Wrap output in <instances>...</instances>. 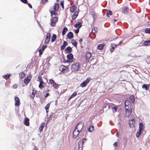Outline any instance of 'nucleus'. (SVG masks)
Segmentation results:
<instances>
[{
    "label": "nucleus",
    "mask_w": 150,
    "mask_h": 150,
    "mask_svg": "<svg viewBox=\"0 0 150 150\" xmlns=\"http://www.w3.org/2000/svg\"><path fill=\"white\" fill-rule=\"evenodd\" d=\"M135 45L138 47L143 45L144 40L143 38L139 35L134 37L132 39Z\"/></svg>",
    "instance_id": "f257e3e1"
},
{
    "label": "nucleus",
    "mask_w": 150,
    "mask_h": 150,
    "mask_svg": "<svg viewBox=\"0 0 150 150\" xmlns=\"http://www.w3.org/2000/svg\"><path fill=\"white\" fill-rule=\"evenodd\" d=\"M59 4L57 3H55L54 5L52 7L50 8L49 9V11L51 13V16L52 17L53 15L55 16H56L57 13L56 11H58L59 8Z\"/></svg>",
    "instance_id": "f03ea898"
},
{
    "label": "nucleus",
    "mask_w": 150,
    "mask_h": 150,
    "mask_svg": "<svg viewBox=\"0 0 150 150\" xmlns=\"http://www.w3.org/2000/svg\"><path fill=\"white\" fill-rule=\"evenodd\" d=\"M80 65L78 62L72 64L71 68V71L75 73L78 71L80 70Z\"/></svg>",
    "instance_id": "7ed1b4c3"
},
{
    "label": "nucleus",
    "mask_w": 150,
    "mask_h": 150,
    "mask_svg": "<svg viewBox=\"0 0 150 150\" xmlns=\"http://www.w3.org/2000/svg\"><path fill=\"white\" fill-rule=\"evenodd\" d=\"M83 123L80 122L78 123L76 126L75 127V129L77 130V131H80V132L81 131L82 129L83 128Z\"/></svg>",
    "instance_id": "20e7f679"
},
{
    "label": "nucleus",
    "mask_w": 150,
    "mask_h": 150,
    "mask_svg": "<svg viewBox=\"0 0 150 150\" xmlns=\"http://www.w3.org/2000/svg\"><path fill=\"white\" fill-rule=\"evenodd\" d=\"M67 57L68 60H66L65 62H66L68 63H70L73 62L74 57L73 55L72 54H69L67 55Z\"/></svg>",
    "instance_id": "39448f33"
},
{
    "label": "nucleus",
    "mask_w": 150,
    "mask_h": 150,
    "mask_svg": "<svg viewBox=\"0 0 150 150\" xmlns=\"http://www.w3.org/2000/svg\"><path fill=\"white\" fill-rule=\"evenodd\" d=\"M59 70L63 73L67 72L69 71L68 68L67 67L62 65L60 67Z\"/></svg>",
    "instance_id": "423d86ee"
},
{
    "label": "nucleus",
    "mask_w": 150,
    "mask_h": 150,
    "mask_svg": "<svg viewBox=\"0 0 150 150\" xmlns=\"http://www.w3.org/2000/svg\"><path fill=\"white\" fill-rule=\"evenodd\" d=\"M135 117L133 118L132 119H130L129 120V127L131 128H133L135 127Z\"/></svg>",
    "instance_id": "0eeeda50"
},
{
    "label": "nucleus",
    "mask_w": 150,
    "mask_h": 150,
    "mask_svg": "<svg viewBox=\"0 0 150 150\" xmlns=\"http://www.w3.org/2000/svg\"><path fill=\"white\" fill-rule=\"evenodd\" d=\"M90 81V80L89 79H87L84 81H83L80 84V86H81L82 88L86 87L87 84Z\"/></svg>",
    "instance_id": "6e6552de"
},
{
    "label": "nucleus",
    "mask_w": 150,
    "mask_h": 150,
    "mask_svg": "<svg viewBox=\"0 0 150 150\" xmlns=\"http://www.w3.org/2000/svg\"><path fill=\"white\" fill-rule=\"evenodd\" d=\"M58 18L57 17H55L51 19V21L50 25L52 26H54L55 25V23L58 21Z\"/></svg>",
    "instance_id": "1a4fd4ad"
},
{
    "label": "nucleus",
    "mask_w": 150,
    "mask_h": 150,
    "mask_svg": "<svg viewBox=\"0 0 150 150\" xmlns=\"http://www.w3.org/2000/svg\"><path fill=\"white\" fill-rule=\"evenodd\" d=\"M122 41H120L119 44H117V45L115 44H111V46L110 47V50L111 52H112L114 50V49L115 48H116L117 47V45H120L121 43H122Z\"/></svg>",
    "instance_id": "9d476101"
},
{
    "label": "nucleus",
    "mask_w": 150,
    "mask_h": 150,
    "mask_svg": "<svg viewBox=\"0 0 150 150\" xmlns=\"http://www.w3.org/2000/svg\"><path fill=\"white\" fill-rule=\"evenodd\" d=\"M91 57V54L89 52H87L85 55V61L86 62H88L89 61Z\"/></svg>",
    "instance_id": "9b49d317"
},
{
    "label": "nucleus",
    "mask_w": 150,
    "mask_h": 150,
    "mask_svg": "<svg viewBox=\"0 0 150 150\" xmlns=\"http://www.w3.org/2000/svg\"><path fill=\"white\" fill-rule=\"evenodd\" d=\"M50 33H47L46 35V37L45 39V43L47 44L48 43L50 40Z\"/></svg>",
    "instance_id": "f8f14e48"
},
{
    "label": "nucleus",
    "mask_w": 150,
    "mask_h": 150,
    "mask_svg": "<svg viewBox=\"0 0 150 150\" xmlns=\"http://www.w3.org/2000/svg\"><path fill=\"white\" fill-rule=\"evenodd\" d=\"M14 100L15 106H19L20 104V100L19 98L18 97H15Z\"/></svg>",
    "instance_id": "ddd939ff"
},
{
    "label": "nucleus",
    "mask_w": 150,
    "mask_h": 150,
    "mask_svg": "<svg viewBox=\"0 0 150 150\" xmlns=\"http://www.w3.org/2000/svg\"><path fill=\"white\" fill-rule=\"evenodd\" d=\"M86 139H83L82 141L80 140L78 142V146L79 148L81 147L82 148L83 147V144L84 142H86Z\"/></svg>",
    "instance_id": "4468645a"
},
{
    "label": "nucleus",
    "mask_w": 150,
    "mask_h": 150,
    "mask_svg": "<svg viewBox=\"0 0 150 150\" xmlns=\"http://www.w3.org/2000/svg\"><path fill=\"white\" fill-rule=\"evenodd\" d=\"M80 132L77 131L76 129H75L73 132V137L74 138H76L79 134Z\"/></svg>",
    "instance_id": "2eb2a0df"
},
{
    "label": "nucleus",
    "mask_w": 150,
    "mask_h": 150,
    "mask_svg": "<svg viewBox=\"0 0 150 150\" xmlns=\"http://www.w3.org/2000/svg\"><path fill=\"white\" fill-rule=\"evenodd\" d=\"M31 77L32 76L30 75L28 76L27 77H26L24 80V83L25 84H28L30 82Z\"/></svg>",
    "instance_id": "dca6fc26"
},
{
    "label": "nucleus",
    "mask_w": 150,
    "mask_h": 150,
    "mask_svg": "<svg viewBox=\"0 0 150 150\" xmlns=\"http://www.w3.org/2000/svg\"><path fill=\"white\" fill-rule=\"evenodd\" d=\"M79 10L75 11L74 14L72 16V18L73 20H75L78 15Z\"/></svg>",
    "instance_id": "f3484780"
},
{
    "label": "nucleus",
    "mask_w": 150,
    "mask_h": 150,
    "mask_svg": "<svg viewBox=\"0 0 150 150\" xmlns=\"http://www.w3.org/2000/svg\"><path fill=\"white\" fill-rule=\"evenodd\" d=\"M77 8V6L75 5H73L70 7L69 11L71 12L74 13L75 11Z\"/></svg>",
    "instance_id": "a211bd4d"
},
{
    "label": "nucleus",
    "mask_w": 150,
    "mask_h": 150,
    "mask_svg": "<svg viewBox=\"0 0 150 150\" xmlns=\"http://www.w3.org/2000/svg\"><path fill=\"white\" fill-rule=\"evenodd\" d=\"M29 119L27 117H25V118L24 124L26 126H29Z\"/></svg>",
    "instance_id": "6ab92c4d"
},
{
    "label": "nucleus",
    "mask_w": 150,
    "mask_h": 150,
    "mask_svg": "<svg viewBox=\"0 0 150 150\" xmlns=\"http://www.w3.org/2000/svg\"><path fill=\"white\" fill-rule=\"evenodd\" d=\"M67 36L68 38L69 39H71L73 38L74 37L73 34V33L71 32H69L67 34Z\"/></svg>",
    "instance_id": "aec40b11"
},
{
    "label": "nucleus",
    "mask_w": 150,
    "mask_h": 150,
    "mask_svg": "<svg viewBox=\"0 0 150 150\" xmlns=\"http://www.w3.org/2000/svg\"><path fill=\"white\" fill-rule=\"evenodd\" d=\"M82 25V23L78 22L74 25V26L75 28H79L81 27Z\"/></svg>",
    "instance_id": "412c9836"
},
{
    "label": "nucleus",
    "mask_w": 150,
    "mask_h": 150,
    "mask_svg": "<svg viewBox=\"0 0 150 150\" xmlns=\"http://www.w3.org/2000/svg\"><path fill=\"white\" fill-rule=\"evenodd\" d=\"M65 50L67 53L70 54L71 52L72 49L70 46H68L65 49Z\"/></svg>",
    "instance_id": "4be33fe9"
},
{
    "label": "nucleus",
    "mask_w": 150,
    "mask_h": 150,
    "mask_svg": "<svg viewBox=\"0 0 150 150\" xmlns=\"http://www.w3.org/2000/svg\"><path fill=\"white\" fill-rule=\"evenodd\" d=\"M45 125V123L44 122H42L40 125L39 128V131L40 132H41L43 130V128L44 127Z\"/></svg>",
    "instance_id": "5701e85b"
},
{
    "label": "nucleus",
    "mask_w": 150,
    "mask_h": 150,
    "mask_svg": "<svg viewBox=\"0 0 150 150\" xmlns=\"http://www.w3.org/2000/svg\"><path fill=\"white\" fill-rule=\"evenodd\" d=\"M125 108L126 110H129L130 112H132V105H131V106H125Z\"/></svg>",
    "instance_id": "b1692460"
},
{
    "label": "nucleus",
    "mask_w": 150,
    "mask_h": 150,
    "mask_svg": "<svg viewBox=\"0 0 150 150\" xmlns=\"http://www.w3.org/2000/svg\"><path fill=\"white\" fill-rule=\"evenodd\" d=\"M68 31V29L66 27H65L63 29L62 32V35H64L65 34L66 32Z\"/></svg>",
    "instance_id": "393cba45"
},
{
    "label": "nucleus",
    "mask_w": 150,
    "mask_h": 150,
    "mask_svg": "<svg viewBox=\"0 0 150 150\" xmlns=\"http://www.w3.org/2000/svg\"><path fill=\"white\" fill-rule=\"evenodd\" d=\"M139 130H143L144 129V126L143 123L142 122L140 123L139 124Z\"/></svg>",
    "instance_id": "a878e982"
},
{
    "label": "nucleus",
    "mask_w": 150,
    "mask_h": 150,
    "mask_svg": "<svg viewBox=\"0 0 150 150\" xmlns=\"http://www.w3.org/2000/svg\"><path fill=\"white\" fill-rule=\"evenodd\" d=\"M105 44L104 43L101 44H99L97 46V48L99 50H101L103 48V47L105 46Z\"/></svg>",
    "instance_id": "bb28decb"
},
{
    "label": "nucleus",
    "mask_w": 150,
    "mask_h": 150,
    "mask_svg": "<svg viewBox=\"0 0 150 150\" xmlns=\"http://www.w3.org/2000/svg\"><path fill=\"white\" fill-rule=\"evenodd\" d=\"M132 112H130L129 110H126V112L125 114V116L126 117H128L130 116L131 113Z\"/></svg>",
    "instance_id": "cd10ccee"
},
{
    "label": "nucleus",
    "mask_w": 150,
    "mask_h": 150,
    "mask_svg": "<svg viewBox=\"0 0 150 150\" xmlns=\"http://www.w3.org/2000/svg\"><path fill=\"white\" fill-rule=\"evenodd\" d=\"M36 93L37 92L36 91L33 89V92H32V95L30 96L31 98H32L33 99H34V98L35 97V96L36 95Z\"/></svg>",
    "instance_id": "c85d7f7f"
},
{
    "label": "nucleus",
    "mask_w": 150,
    "mask_h": 150,
    "mask_svg": "<svg viewBox=\"0 0 150 150\" xmlns=\"http://www.w3.org/2000/svg\"><path fill=\"white\" fill-rule=\"evenodd\" d=\"M122 11L125 13H127L129 11L128 8L127 7H125L124 8L122 9Z\"/></svg>",
    "instance_id": "c756f323"
},
{
    "label": "nucleus",
    "mask_w": 150,
    "mask_h": 150,
    "mask_svg": "<svg viewBox=\"0 0 150 150\" xmlns=\"http://www.w3.org/2000/svg\"><path fill=\"white\" fill-rule=\"evenodd\" d=\"M77 94V93L76 92H74L71 95V96L68 98V101H69L71 98L74 97Z\"/></svg>",
    "instance_id": "7c9ffc66"
},
{
    "label": "nucleus",
    "mask_w": 150,
    "mask_h": 150,
    "mask_svg": "<svg viewBox=\"0 0 150 150\" xmlns=\"http://www.w3.org/2000/svg\"><path fill=\"white\" fill-rule=\"evenodd\" d=\"M97 28L96 27H94L92 29V32L94 34H95L97 32Z\"/></svg>",
    "instance_id": "2f4dec72"
},
{
    "label": "nucleus",
    "mask_w": 150,
    "mask_h": 150,
    "mask_svg": "<svg viewBox=\"0 0 150 150\" xmlns=\"http://www.w3.org/2000/svg\"><path fill=\"white\" fill-rule=\"evenodd\" d=\"M129 99L132 103H134L135 98L133 96L131 95L130 96L129 98Z\"/></svg>",
    "instance_id": "473e14b6"
},
{
    "label": "nucleus",
    "mask_w": 150,
    "mask_h": 150,
    "mask_svg": "<svg viewBox=\"0 0 150 150\" xmlns=\"http://www.w3.org/2000/svg\"><path fill=\"white\" fill-rule=\"evenodd\" d=\"M132 104L128 100H126L125 102V106H131Z\"/></svg>",
    "instance_id": "72a5a7b5"
},
{
    "label": "nucleus",
    "mask_w": 150,
    "mask_h": 150,
    "mask_svg": "<svg viewBox=\"0 0 150 150\" xmlns=\"http://www.w3.org/2000/svg\"><path fill=\"white\" fill-rule=\"evenodd\" d=\"M57 38V36L55 34H53L52 37L51 42H53Z\"/></svg>",
    "instance_id": "f704fd0d"
},
{
    "label": "nucleus",
    "mask_w": 150,
    "mask_h": 150,
    "mask_svg": "<svg viewBox=\"0 0 150 150\" xmlns=\"http://www.w3.org/2000/svg\"><path fill=\"white\" fill-rule=\"evenodd\" d=\"M144 44L145 46H150V40H146L144 42Z\"/></svg>",
    "instance_id": "c9c22d12"
},
{
    "label": "nucleus",
    "mask_w": 150,
    "mask_h": 150,
    "mask_svg": "<svg viewBox=\"0 0 150 150\" xmlns=\"http://www.w3.org/2000/svg\"><path fill=\"white\" fill-rule=\"evenodd\" d=\"M112 12L111 10H109L106 13V15L108 17H110V16L112 15Z\"/></svg>",
    "instance_id": "e433bc0d"
},
{
    "label": "nucleus",
    "mask_w": 150,
    "mask_h": 150,
    "mask_svg": "<svg viewBox=\"0 0 150 150\" xmlns=\"http://www.w3.org/2000/svg\"><path fill=\"white\" fill-rule=\"evenodd\" d=\"M94 127L93 126H90L88 129V131L89 132H91L93 131H94Z\"/></svg>",
    "instance_id": "4c0bfd02"
},
{
    "label": "nucleus",
    "mask_w": 150,
    "mask_h": 150,
    "mask_svg": "<svg viewBox=\"0 0 150 150\" xmlns=\"http://www.w3.org/2000/svg\"><path fill=\"white\" fill-rule=\"evenodd\" d=\"M71 41L72 44L75 47H77V44L76 42L74 39H72Z\"/></svg>",
    "instance_id": "58836bf2"
},
{
    "label": "nucleus",
    "mask_w": 150,
    "mask_h": 150,
    "mask_svg": "<svg viewBox=\"0 0 150 150\" xmlns=\"http://www.w3.org/2000/svg\"><path fill=\"white\" fill-rule=\"evenodd\" d=\"M50 105V103H48L45 107V109L46 110V112H48Z\"/></svg>",
    "instance_id": "ea45409f"
},
{
    "label": "nucleus",
    "mask_w": 150,
    "mask_h": 150,
    "mask_svg": "<svg viewBox=\"0 0 150 150\" xmlns=\"http://www.w3.org/2000/svg\"><path fill=\"white\" fill-rule=\"evenodd\" d=\"M148 85L146 84H144L142 86V88L145 89L146 91H147L148 89Z\"/></svg>",
    "instance_id": "a19ab883"
},
{
    "label": "nucleus",
    "mask_w": 150,
    "mask_h": 150,
    "mask_svg": "<svg viewBox=\"0 0 150 150\" xmlns=\"http://www.w3.org/2000/svg\"><path fill=\"white\" fill-rule=\"evenodd\" d=\"M25 76V74L23 72H21L19 74V77L21 79L23 78Z\"/></svg>",
    "instance_id": "79ce46f5"
},
{
    "label": "nucleus",
    "mask_w": 150,
    "mask_h": 150,
    "mask_svg": "<svg viewBox=\"0 0 150 150\" xmlns=\"http://www.w3.org/2000/svg\"><path fill=\"white\" fill-rule=\"evenodd\" d=\"M142 130L140 131V130H139V132H137L136 133V137H139L140 136V135L141 134H142Z\"/></svg>",
    "instance_id": "37998d69"
},
{
    "label": "nucleus",
    "mask_w": 150,
    "mask_h": 150,
    "mask_svg": "<svg viewBox=\"0 0 150 150\" xmlns=\"http://www.w3.org/2000/svg\"><path fill=\"white\" fill-rule=\"evenodd\" d=\"M10 74H7L4 75L3 76V78L7 80L10 78Z\"/></svg>",
    "instance_id": "c03bdc74"
},
{
    "label": "nucleus",
    "mask_w": 150,
    "mask_h": 150,
    "mask_svg": "<svg viewBox=\"0 0 150 150\" xmlns=\"http://www.w3.org/2000/svg\"><path fill=\"white\" fill-rule=\"evenodd\" d=\"M112 111L114 113L116 112L117 109V107H114L112 108Z\"/></svg>",
    "instance_id": "a18cd8bd"
},
{
    "label": "nucleus",
    "mask_w": 150,
    "mask_h": 150,
    "mask_svg": "<svg viewBox=\"0 0 150 150\" xmlns=\"http://www.w3.org/2000/svg\"><path fill=\"white\" fill-rule=\"evenodd\" d=\"M52 85L53 86V87L54 88H58V84L55 82L54 84H53Z\"/></svg>",
    "instance_id": "49530a36"
},
{
    "label": "nucleus",
    "mask_w": 150,
    "mask_h": 150,
    "mask_svg": "<svg viewBox=\"0 0 150 150\" xmlns=\"http://www.w3.org/2000/svg\"><path fill=\"white\" fill-rule=\"evenodd\" d=\"M145 31L146 33H150V28H146L145 30Z\"/></svg>",
    "instance_id": "de8ad7c7"
},
{
    "label": "nucleus",
    "mask_w": 150,
    "mask_h": 150,
    "mask_svg": "<svg viewBox=\"0 0 150 150\" xmlns=\"http://www.w3.org/2000/svg\"><path fill=\"white\" fill-rule=\"evenodd\" d=\"M43 50L42 49H40V50H39V56H40L42 55V54L43 52Z\"/></svg>",
    "instance_id": "09e8293b"
},
{
    "label": "nucleus",
    "mask_w": 150,
    "mask_h": 150,
    "mask_svg": "<svg viewBox=\"0 0 150 150\" xmlns=\"http://www.w3.org/2000/svg\"><path fill=\"white\" fill-rule=\"evenodd\" d=\"M42 80V77L40 76H39L37 79V81L40 82Z\"/></svg>",
    "instance_id": "8fccbe9b"
},
{
    "label": "nucleus",
    "mask_w": 150,
    "mask_h": 150,
    "mask_svg": "<svg viewBox=\"0 0 150 150\" xmlns=\"http://www.w3.org/2000/svg\"><path fill=\"white\" fill-rule=\"evenodd\" d=\"M49 81L50 83L52 85L55 83L54 81L52 79H50Z\"/></svg>",
    "instance_id": "3c124183"
},
{
    "label": "nucleus",
    "mask_w": 150,
    "mask_h": 150,
    "mask_svg": "<svg viewBox=\"0 0 150 150\" xmlns=\"http://www.w3.org/2000/svg\"><path fill=\"white\" fill-rule=\"evenodd\" d=\"M38 87L39 88L41 89L43 88L44 87L43 84L40 83L39 84Z\"/></svg>",
    "instance_id": "603ef678"
},
{
    "label": "nucleus",
    "mask_w": 150,
    "mask_h": 150,
    "mask_svg": "<svg viewBox=\"0 0 150 150\" xmlns=\"http://www.w3.org/2000/svg\"><path fill=\"white\" fill-rule=\"evenodd\" d=\"M64 1H62L61 2L60 5L63 8H64Z\"/></svg>",
    "instance_id": "864d4df0"
},
{
    "label": "nucleus",
    "mask_w": 150,
    "mask_h": 150,
    "mask_svg": "<svg viewBox=\"0 0 150 150\" xmlns=\"http://www.w3.org/2000/svg\"><path fill=\"white\" fill-rule=\"evenodd\" d=\"M20 1L24 4H27L28 3L27 0H20Z\"/></svg>",
    "instance_id": "5fc2aeb1"
},
{
    "label": "nucleus",
    "mask_w": 150,
    "mask_h": 150,
    "mask_svg": "<svg viewBox=\"0 0 150 150\" xmlns=\"http://www.w3.org/2000/svg\"><path fill=\"white\" fill-rule=\"evenodd\" d=\"M17 87L18 85L16 84H14L13 86V88L14 89L16 88Z\"/></svg>",
    "instance_id": "6e6d98bb"
},
{
    "label": "nucleus",
    "mask_w": 150,
    "mask_h": 150,
    "mask_svg": "<svg viewBox=\"0 0 150 150\" xmlns=\"http://www.w3.org/2000/svg\"><path fill=\"white\" fill-rule=\"evenodd\" d=\"M47 47V46H44L43 45L42 47V48L41 49H42L43 50H44Z\"/></svg>",
    "instance_id": "4d7b16f0"
},
{
    "label": "nucleus",
    "mask_w": 150,
    "mask_h": 150,
    "mask_svg": "<svg viewBox=\"0 0 150 150\" xmlns=\"http://www.w3.org/2000/svg\"><path fill=\"white\" fill-rule=\"evenodd\" d=\"M67 45V43L66 41H64L63 42V45L66 46Z\"/></svg>",
    "instance_id": "13d9d810"
},
{
    "label": "nucleus",
    "mask_w": 150,
    "mask_h": 150,
    "mask_svg": "<svg viewBox=\"0 0 150 150\" xmlns=\"http://www.w3.org/2000/svg\"><path fill=\"white\" fill-rule=\"evenodd\" d=\"M65 47V46L63 45L61 46V50H62L63 49H64Z\"/></svg>",
    "instance_id": "bf43d9fd"
},
{
    "label": "nucleus",
    "mask_w": 150,
    "mask_h": 150,
    "mask_svg": "<svg viewBox=\"0 0 150 150\" xmlns=\"http://www.w3.org/2000/svg\"><path fill=\"white\" fill-rule=\"evenodd\" d=\"M79 29H76V30H75V33H78L79 32Z\"/></svg>",
    "instance_id": "052dcab7"
},
{
    "label": "nucleus",
    "mask_w": 150,
    "mask_h": 150,
    "mask_svg": "<svg viewBox=\"0 0 150 150\" xmlns=\"http://www.w3.org/2000/svg\"><path fill=\"white\" fill-rule=\"evenodd\" d=\"M28 4V6L30 8H32V6L30 3H29Z\"/></svg>",
    "instance_id": "680f3d73"
},
{
    "label": "nucleus",
    "mask_w": 150,
    "mask_h": 150,
    "mask_svg": "<svg viewBox=\"0 0 150 150\" xmlns=\"http://www.w3.org/2000/svg\"><path fill=\"white\" fill-rule=\"evenodd\" d=\"M113 145L115 146V147H116L117 146V142H115L114 144H113Z\"/></svg>",
    "instance_id": "e2e57ef3"
},
{
    "label": "nucleus",
    "mask_w": 150,
    "mask_h": 150,
    "mask_svg": "<svg viewBox=\"0 0 150 150\" xmlns=\"http://www.w3.org/2000/svg\"><path fill=\"white\" fill-rule=\"evenodd\" d=\"M48 0H41L42 1V3L44 4H45V2L47 1Z\"/></svg>",
    "instance_id": "0e129e2a"
},
{
    "label": "nucleus",
    "mask_w": 150,
    "mask_h": 150,
    "mask_svg": "<svg viewBox=\"0 0 150 150\" xmlns=\"http://www.w3.org/2000/svg\"><path fill=\"white\" fill-rule=\"evenodd\" d=\"M49 93H47L45 96V98H46L47 97H48L49 96Z\"/></svg>",
    "instance_id": "69168bd1"
},
{
    "label": "nucleus",
    "mask_w": 150,
    "mask_h": 150,
    "mask_svg": "<svg viewBox=\"0 0 150 150\" xmlns=\"http://www.w3.org/2000/svg\"><path fill=\"white\" fill-rule=\"evenodd\" d=\"M40 83H41V84H43L45 83L43 81V80L41 81H40Z\"/></svg>",
    "instance_id": "338daca9"
},
{
    "label": "nucleus",
    "mask_w": 150,
    "mask_h": 150,
    "mask_svg": "<svg viewBox=\"0 0 150 150\" xmlns=\"http://www.w3.org/2000/svg\"><path fill=\"white\" fill-rule=\"evenodd\" d=\"M79 41L80 43V44H81V42L82 41V39H80L79 40Z\"/></svg>",
    "instance_id": "774afa93"
}]
</instances>
